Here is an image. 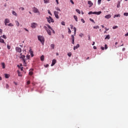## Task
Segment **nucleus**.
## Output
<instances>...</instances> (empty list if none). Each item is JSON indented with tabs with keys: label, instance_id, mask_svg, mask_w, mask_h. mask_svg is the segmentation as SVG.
Wrapping results in <instances>:
<instances>
[{
	"label": "nucleus",
	"instance_id": "12",
	"mask_svg": "<svg viewBox=\"0 0 128 128\" xmlns=\"http://www.w3.org/2000/svg\"><path fill=\"white\" fill-rule=\"evenodd\" d=\"M88 4L90 5L89 8H90L91 6H92V4H93L92 2V1L90 0L88 1Z\"/></svg>",
	"mask_w": 128,
	"mask_h": 128
},
{
	"label": "nucleus",
	"instance_id": "19",
	"mask_svg": "<svg viewBox=\"0 0 128 128\" xmlns=\"http://www.w3.org/2000/svg\"><path fill=\"white\" fill-rule=\"evenodd\" d=\"M46 32H48V34H49V36H52V32H50V30L48 29V30H46Z\"/></svg>",
	"mask_w": 128,
	"mask_h": 128
},
{
	"label": "nucleus",
	"instance_id": "13",
	"mask_svg": "<svg viewBox=\"0 0 128 128\" xmlns=\"http://www.w3.org/2000/svg\"><path fill=\"white\" fill-rule=\"evenodd\" d=\"M26 58L25 60H26V64H28V62L26 61V60H30V55H26Z\"/></svg>",
	"mask_w": 128,
	"mask_h": 128
},
{
	"label": "nucleus",
	"instance_id": "42",
	"mask_svg": "<svg viewBox=\"0 0 128 128\" xmlns=\"http://www.w3.org/2000/svg\"><path fill=\"white\" fill-rule=\"evenodd\" d=\"M100 2H102V0H98V4H100Z\"/></svg>",
	"mask_w": 128,
	"mask_h": 128
},
{
	"label": "nucleus",
	"instance_id": "14",
	"mask_svg": "<svg viewBox=\"0 0 128 128\" xmlns=\"http://www.w3.org/2000/svg\"><path fill=\"white\" fill-rule=\"evenodd\" d=\"M30 70L31 71L29 72V76H32V74H34V72H32V70H34V69H30Z\"/></svg>",
	"mask_w": 128,
	"mask_h": 128
},
{
	"label": "nucleus",
	"instance_id": "47",
	"mask_svg": "<svg viewBox=\"0 0 128 128\" xmlns=\"http://www.w3.org/2000/svg\"><path fill=\"white\" fill-rule=\"evenodd\" d=\"M84 36V34H82V33H80V34H79V36H80L81 38H82V36Z\"/></svg>",
	"mask_w": 128,
	"mask_h": 128
},
{
	"label": "nucleus",
	"instance_id": "53",
	"mask_svg": "<svg viewBox=\"0 0 128 128\" xmlns=\"http://www.w3.org/2000/svg\"><path fill=\"white\" fill-rule=\"evenodd\" d=\"M100 48L102 50H104V46H101Z\"/></svg>",
	"mask_w": 128,
	"mask_h": 128
},
{
	"label": "nucleus",
	"instance_id": "1",
	"mask_svg": "<svg viewBox=\"0 0 128 128\" xmlns=\"http://www.w3.org/2000/svg\"><path fill=\"white\" fill-rule=\"evenodd\" d=\"M20 58H22L23 60V64L24 66H26V56L22 55V54H20Z\"/></svg>",
	"mask_w": 128,
	"mask_h": 128
},
{
	"label": "nucleus",
	"instance_id": "63",
	"mask_svg": "<svg viewBox=\"0 0 128 128\" xmlns=\"http://www.w3.org/2000/svg\"><path fill=\"white\" fill-rule=\"evenodd\" d=\"M45 68H48V64H47L46 66H44Z\"/></svg>",
	"mask_w": 128,
	"mask_h": 128
},
{
	"label": "nucleus",
	"instance_id": "28",
	"mask_svg": "<svg viewBox=\"0 0 128 128\" xmlns=\"http://www.w3.org/2000/svg\"><path fill=\"white\" fill-rule=\"evenodd\" d=\"M16 24L17 26H20V22H18L16 21Z\"/></svg>",
	"mask_w": 128,
	"mask_h": 128
},
{
	"label": "nucleus",
	"instance_id": "7",
	"mask_svg": "<svg viewBox=\"0 0 128 128\" xmlns=\"http://www.w3.org/2000/svg\"><path fill=\"white\" fill-rule=\"evenodd\" d=\"M16 52H22V48H20V47H16Z\"/></svg>",
	"mask_w": 128,
	"mask_h": 128
},
{
	"label": "nucleus",
	"instance_id": "29",
	"mask_svg": "<svg viewBox=\"0 0 128 128\" xmlns=\"http://www.w3.org/2000/svg\"><path fill=\"white\" fill-rule=\"evenodd\" d=\"M76 12H78V13L80 14V10L76 9Z\"/></svg>",
	"mask_w": 128,
	"mask_h": 128
},
{
	"label": "nucleus",
	"instance_id": "41",
	"mask_svg": "<svg viewBox=\"0 0 128 128\" xmlns=\"http://www.w3.org/2000/svg\"><path fill=\"white\" fill-rule=\"evenodd\" d=\"M18 76H22V74H20V72L19 71H18Z\"/></svg>",
	"mask_w": 128,
	"mask_h": 128
},
{
	"label": "nucleus",
	"instance_id": "27",
	"mask_svg": "<svg viewBox=\"0 0 128 128\" xmlns=\"http://www.w3.org/2000/svg\"><path fill=\"white\" fill-rule=\"evenodd\" d=\"M48 28H50V30H52V27L48 25V24H46Z\"/></svg>",
	"mask_w": 128,
	"mask_h": 128
},
{
	"label": "nucleus",
	"instance_id": "20",
	"mask_svg": "<svg viewBox=\"0 0 128 128\" xmlns=\"http://www.w3.org/2000/svg\"><path fill=\"white\" fill-rule=\"evenodd\" d=\"M120 18V14H115L114 16V18Z\"/></svg>",
	"mask_w": 128,
	"mask_h": 128
},
{
	"label": "nucleus",
	"instance_id": "34",
	"mask_svg": "<svg viewBox=\"0 0 128 128\" xmlns=\"http://www.w3.org/2000/svg\"><path fill=\"white\" fill-rule=\"evenodd\" d=\"M61 24H62V26H66V22H61Z\"/></svg>",
	"mask_w": 128,
	"mask_h": 128
},
{
	"label": "nucleus",
	"instance_id": "5",
	"mask_svg": "<svg viewBox=\"0 0 128 128\" xmlns=\"http://www.w3.org/2000/svg\"><path fill=\"white\" fill-rule=\"evenodd\" d=\"M38 26V24L36 23L33 22L31 24V28H36Z\"/></svg>",
	"mask_w": 128,
	"mask_h": 128
},
{
	"label": "nucleus",
	"instance_id": "6",
	"mask_svg": "<svg viewBox=\"0 0 128 128\" xmlns=\"http://www.w3.org/2000/svg\"><path fill=\"white\" fill-rule=\"evenodd\" d=\"M54 14L56 18H59L60 17L58 16V12L56 11L54 12Z\"/></svg>",
	"mask_w": 128,
	"mask_h": 128
},
{
	"label": "nucleus",
	"instance_id": "52",
	"mask_svg": "<svg viewBox=\"0 0 128 128\" xmlns=\"http://www.w3.org/2000/svg\"><path fill=\"white\" fill-rule=\"evenodd\" d=\"M56 10H58L59 12H60V9L58 8H56Z\"/></svg>",
	"mask_w": 128,
	"mask_h": 128
},
{
	"label": "nucleus",
	"instance_id": "40",
	"mask_svg": "<svg viewBox=\"0 0 128 128\" xmlns=\"http://www.w3.org/2000/svg\"><path fill=\"white\" fill-rule=\"evenodd\" d=\"M108 45L106 44H105V46H104V50H108Z\"/></svg>",
	"mask_w": 128,
	"mask_h": 128
},
{
	"label": "nucleus",
	"instance_id": "16",
	"mask_svg": "<svg viewBox=\"0 0 128 128\" xmlns=\"http://www.w3.org/2000/svg\"><path fill=\"white\" fill-rule=\"evenodd\" d=\"M112 18V16H110V14L105 16L106 18L108 19V18Z\"/></svg>",
	"mask_w": 128,
	"mask_h": 128
},
{
	"label": "nucleus",
	"instance_id": "43",
	"mask_svg": "<svg viewBox=\"0 0 128 128\" xmlns=\"http://www.w3.org/2000/svg\"><path fill=\"white\" fill-rule=\"evenodd\" d=\"M81 22H83V24H84L86 22L84 21V18L81 19Z\"/></svg>",
	"mask_w": 128,
	"mask_h": 128
},
{
	"label": "nucleus",
	"instance_id": "33",
	"mask_svg": "<svg viewBox=\"0 0 128 128\" xmlns=\"http://www.w3.org/2000/svg\"><path fill=\"white\" fill-rule=\"evenodd\" d=\"M8 26H14V24H12V23H10L8 24Z\"/></svg>",
	"mask_w": 128,
	"mask_h": 128
},
{
	"label": "nucleus",
	"instance_id": "38",
	"mask_svg": "<svg viewBox=\"0 0 128 128\" xmlns=\"http://www.w3.org/2000/svg\"><path fill=\"white\" fill-rule=\"evenodd\" d=\"M90 22H94V24H96V22H94V20L92 18H90Z\"/></svg>",
	"mask_w": 128,
	"mask_h": 128
},
{
	"label": "nucleus",
	"instance_id": "50",
	"mask_svg": "<svg viewBox=\"0 0 128 128\" xmlns=\"http://www.w3.org/2000/svg\"><path fill=\"white\" fill-rule=\"evenodd\" d=\"M48 14H50V16H52V12H50V10H48Z\"/></svg>",
	"mask_w": 128,
	"mask_h": 128
},
{
	"label": "nucleus",
	"instance_id": "60",
	"mask_svg": "<svg viewBox=\"0 0 128 128\" xmlns=\"http://www.w3.org/2000/svg\"><path fill=\"white\" fill-rule=\"evenodd\" d=\"M57 4H58V0H56Z\"/></svg>",
	"mask_w": 128,
	"mask_h": 128
},
{
	"label": "nucleus",
	"instance_id": "59",
	"mask_svg": "<svg viewBox=\"0 0 128 128\" xmlns=\"http://www.w3.org/2000/svg\"><path fill=\"white\" fill-rule=\"evenodd\" d=\"M30 84V81H28L27 82V84Z\"/></svg>",
	"mask_w": 128,
	"mask_h": 128
},
{
	"label": "nucleus",
	"instance_id": "46",
	"mask_svg": "<svg viewBox=\"0 0 128 128\" xmlns=\"http://www.w3.org/2000/svg\"><path fill=\"white\" fill-rule=\"evenodd\" d=\"M44 4H48V0H44Z\"/></svg>",
	"mask_w": 128,
	"mask_h": 128
},
{
	"label": "nucleus",
	"instance_id": "55",
	"mask_svg": "<svg viewBox=\"0 0 128 128\" xmlns=\"http://www.w3.org/2000/svg\"><path fill=\"white\" fill-rule=\"evenodd\" d=\"M70 2H72V4H74V1H73L72 0H70Z\"/></svg>",
	"mask_w": 128,
	"mask_h": 128
},
{
	"label": "nucleus",
	"instance_id": "64",
	"mask_svg": "<svg viewBox=\"0 0 128 128\" xmlns=\"http://www.w3.org/2000/svg\"><path fill=\"white\" fill-rule=\"evenodd\" d=\"M30 54H31V56H32V57L34 56V54H32V52H31V53H30Z\"/></svg>",
	"mask_w": 128,
	"mask_h": 128
},
{
	"label": "nucleus",
	"instance_id": "22",
	"mask_svg": "<svg viewBox=\"0 0 128 128\" xmlns=\"http://www.w3.org/2000/svg\"><path fill=\"white\" fill-rule=\"evenodd\" d=\"M110 35H107L105 38V40H110Z\"/></svg>",
	"mask_w": 128,
	"mask_h": 128
},
{
	"label": "nucleus",
	"instance_id": "37",
	"mask_svg": "<svg viewBox=\"0 0 128 128\" xmlns=\"http://www.w3.org/2000/svg\"><path fill=\"white\" fill-rule=\"evenodd\" d=\"M2 38H3L6 40V35H3L2 36Z\"/></svg>",
	"mask_w": 128,
	"mask_h": 128
},
{
	"label": "nucleus",
	"instance_id": "32",
	"mask_svg": "<svg viewBox=\"0 0 128 128\" xmlns=\"http://www.w3.org/2000/svg\"><path fill=\"white\" fill-rule=\"evenodd\" d=\"M89 14H94V12H90L88 13Z\"/></svg>",
	"mask_w": 128,
	"mask_h": 128
},
{
	"label": "nucleus",
	"instance_id": "49",
	"mask_svg": "<svg viewBox=\"0 0 128 128\" xmlns=\"http://www.w3.org/2000/svg\"><path fill=\"white\" fill-rule=\"evenodd\" d=\"M70 26L71 30H72V28H74V26H72V24H70Z\"/></svg>",
	"mask_w": 128,
	"mask_h": 128
},
{
	"label": "nucleus",
	"instance_id": "2",
	"mask_svg": "<svg viewBox=\"0 0 128 128\" xmlns=\"http://www.w3.org/2000/svg\"><path fill=\"white\" fill-rule=\"evenodd\" d=\"M38 40L42 42V44H44V38L42 36H38Z\"/></svg>",
	"mask_w": 128,
	"mask_h": 128
},
{
	"label": "nucleus",
	"instance_id": "56",
	"mask_svg": "<svg viewBox=\"0 0 128 128\" xmlns=\"http://www.w3.org/2000/svg\"><path fill=\"white\" fill-rule=\"evenodd\" d=\"M24 30H26V32H28V30L26 29V28H24Z\"/></svg>",
	"mask_w": 128,
	"mask_h": 128
},
{
	"label": "nucleus",
	"instance_id": "54",
	"mask_svg": "<svg viewBox=\"0 0 128 128\" xmlns=\"http://www.w3.org/2000/svg\"><path fill=\"white\" fill-rule=\"evenodd\" d=\"M88 40H90V36L88 35Z\"/></svg>",
	"mask_w": 128,
	"mask_h": 128
},
{
	"label": "nucleus",
	"instance_id": "10",
	"mask_svg": "<svg viewBox=\"0 0 128 128\" xmlns=\"http://www.w3.org/2000/svg\"><path fill=\"white\" fill-rule=\"evenodd\" d=\"M71 37L72 40V44H74V35H72Z\"/></svg>",
	"mask_w": 128,
	"mask_h": 128
},
{
	"label": "nucleus",
	"instance_id": "36",
	"mask_svg": "<svg viewBox=\"0 0 128 128\" xmlns=\"http://www.w3.org/2000/svg\"><path fill=\"white\" fill-rule=\"evenodd\" d=\"M118 28V26H114L112 27V28H113V30H116V28Z\"/></svg>",
	"mask_w": 128,
	"mask_h": 128
},
{
	"label": "nucleus",
	"instance_id": "23",
	"mask_svg": "<svg viewBox=\"0 0 128 128\" xmlns=\"http://www.w3.org/2000/svg\"><path fill=\"white\" fill-rule=\"evenodd\" d=\"M6 78H10V74H4Z\"/></svg>",
	"mask_w": 128,
	"mask_h": 128
},
{
	"label": "nucleus",
	"instance_id": "8",
	"mask_svg": "<svg viewBox=\"0 0 128 128\" xmlns=\"http://www.w3.org/2000/svg\"><path fill=\"white\" fill-rule=\"evenodd\" d=\"M56 64V59H54L52 60V64H51V66H54V64Z\"/></svg>",
	"mask_w": 128,
	"mask_h": 128
},
{
	"label": "nucleus",
	"instance_id": "62",
	"mask_svg": "<svg viewBox=\"0 0 128 128\" xmlns=\"http://www.w3.org/2000/svg\"><path fill=\"white\" fill-rule=\"evenodd\" d=\"M125 36H128V32L126 34H125Z\"/></svg>",
	"mask_w": 128,
	"mask_h": 128
},
{
	"label": "nucleus",
	"instance_id": "9",
	"mask_svg": "<svg viewBox=\"0 0 128 128\" xmlns=\"http://www.w3.org/2000/svg\"><path fill=\"white\" fill-rule=\"evenodd\" d=\"M9 22H10V20H8V18H6L4 20L5 26H8L7 24H9Z\"/></svg>",
	"mask_w": 128,
	"mask_h": 128
},
{
	"label": "nucleus",
	"instance_id": "3",
	"mask_svg": "<svg viewBox=\"0 0 128 128\" xmlns=\"http://www.w3.org/2000/svg\"><path fill=\"white\" fill-rule=\"evenodd\" d=\"M46 18L49 24H50V22H54V19H52L50 16H49V17H46Z\"/></svg>",
	"mask_w": 128,
	"mask_h": 128
},
{
	"label": "nucleus",
	"instance_id": "17",
	"mask_svg": "<svg viewBox=\"0 0 128 128\" xmlns=\"http://www.w3.org/2000/svg\"><path fill=\"white\" fill-rule=\"evenodd\" d=\"M12 14H13V16H18V14H16V12H14V10L12 11Z\"/></svg>",
	"mask_w": 128,
	"mask_h": 128
},
{
	"label": "nucleus",
	"instance_id": "45",
	"mask_svg": "<svg viewBox=\"0 0 128 128\" xmlns=\"http://www.w3.org/2000/svg\"><path fill=\"white\" fill-rule=\"evenodd\" d=\"M2 34V30L0 29V35Z\"/></svg>",
	"mask_w": 128,
	"mask_h": 128
},
{
	"label": "nucleus",
	"instance_id": "25",
	"mask_svg": "<svg viewBox=\"0 0 128 128\" xmlns=\"http://www.w3.org/2000/svg\"><path fill=\"white\" fill-rule=\"evenodd\" d=\"M68 28V33L69 34H72V30H70V29L69 28Z\"/></svg>",
	"mask_w": 128,
	"mask_h": 128
},
{
	"label": "nucleus",
	"instance_id": "31",
	"mask_svg": "<svg viewBox=\"0 0 128 128\" xmlns=\"http://www.w3.org/2000/svg\"><path fill=\"white\" fill-rule=\"evenodd\" d=\"M74 18L75 20H76V22H78V17H77L76 16H74Z\"/></svg>",
	"mask_w": 128,
	"mask_h": 128
},
{
	"label": "nucleus",
	"instance_id": "21",
	"mask_svg": "<svg viewBox=\"0 0 128 128\" xmlns=\"http://www.w3.org/2000/svg\"><path fill=\"white\" fill-rule=\"evenodd\" d=\"M0 42H2V44H6V42H4V40L0 38Z\"/></svg>",
	"mask_w": 128,
	"mask_h": 128
},
{
	"label": "nucleus",
	"instance_id": "58",
	"mask_svg": "<svg viewBox=\"0 0 128 128\" xmlns=\"http://www.w3.org/2000/svg\"><path fill=\"white\" fill-rule=\"evenodd\" d=\"M6 88H8V84H6Z\"/></svg>",
	"mask_w": 128,
	"mask_h": 128
},
{
	"label": "nucleus",
	"instance_id": "11",
	"mask_svg": "<svg viewBox=\"0 0 128 128\" xmlns=\"http://www.w3.org/2000/svg\"><path fill=\"white\" fill-rule=\"evenodd\" d=\"M80 47V44H77L76 46H74V50H78V48Z\"/></svg>",
	"mask_w": 128,
	"mask_h": 128
},
{
	"label": "nucleus",
	"instance_id": "24",
	"mask_svg": "<svg viewBox=\"0 0 128 128\" xmlns=\"http://www.w3.org/2000/svg\"><path fill=\"white\" fill-rule=\"evenodd\" d=\"M50 46L52 50H54V44H51Z\"/></svg>",
	"mask_w": 128,
	"mask_h": 128
},
{
	"label": "nucleus",
	"instance_id": "18",
	"mask_svg": "<svg viewBox=\"0 0 128 128\" xmlns=\"http://www.w3.org/2000/svg\"><path fill=\"white\" fill-rule=\"evenodd\" d=\"M40 60H42V62H44V55L41 56Z\"/></svg>",
	"mask_w": 128,
	"mask_h": 128
},
{
	"label": "nucleus",
	"instance_id": "35",
	"mask_svg": "<svg viewBox=\"0 0 128 128\" xmlns=\"http://www.w3.org/2000/svg\"><path fill=\"white\" fill-rule=\"evenodd\" d=\"M124 15L125 16H128V12H124Z\"/></svg>",
	"mask_w": 128,
	"mask_h": 128
},
{
	"label": "nucleus",
	"instance_id": "48",
	"mask_svg": "<svg viewBox=\"0 0 128 128\" xmlns=\"http://www.w3.org/2000/svg\"><path fill=\"white\" fill-rule=\"evenodd\" d=\"M44 30H48V27H46V26H44Z\"/></svg>",
	"mask_w": 128,
	"mask_h": 128
},
{
	"label": "nucleus",
	"instance_id": "57",
	"mask_svg": "<svg viewBox=\"0 0 128 128\" xmlns=\"http://www.w3.org/2000/svg\"><path fill=\"white\" fill-rule=\"evenodd\" d=\"M20 10H24V8L21 7L20 8Z\"/></svg>",
	"mask_w": 128,
	"mask_h": 128
},
{
	"label": "nucleus",
	"instance_id": "44",
	"mask_svg": "<svg viewBox=\"0 0 128 128\" xmlns=\"http://www.w3.org/2000/svg\"><path fill=\"white\" fill-rule=\"evenodd\" d=\"M7 48L8 50H10V46L8 44L7 45Z\"/></svg>",
	"mask_w": 128,
	"mask_h": 128
},
{
	"label": "nucleus",
	"instance_id": "26",
	"mask_svg": "<svg viewBox=\"0 0 128 128\" xmlns=\"http://www.w3.org/2000/svg\"><path fill=\"white\" fill-rule=\"evenodd\" d=\"M93 28L95 29V30H98V28H100V26H94L93 27Z\"/></svg>",
	"mask_w": 128,
	"mask_h": 128
},
{
	"label": "nucleus",
	"instance_id": "15",
	"mask_svg": "<svg viewBox=\"0 0 128 128\" xmlns=\"http://www.w3.org/2000/svg\"><path fill=\"white\" fill-rule=\"evenodd\" d=\"M94 14H97V16H98L100 14H102V12L101 11H99L98 12H94Z\"/></svg>",
	"mask_w": 128,
	"mask_h": 128
},
{
	"label": "nucleus",
	"instance_id": "61",
	"mask_svg": "<svg viewBox=\"0 0 128 128\" xmlns=\"http://www.w3.org/2000/svg\"><path fill=\"white\" fill-rule=\"evenodd\" d=\"M93 48H94V50H96V46H94Z\"/></svg>",
	"mask_w": 128,
	"mask_h": 128
},
{
	"label": "nucleus",
	"instance_id": "39",
	"mask_svg": "<svg viewBox=\"0 0 128 128\" xmlns=\"http://www.w3.org/2000/svg\"><path fill=\"white\" fill-rule=\"evenodd\" d=\"M68 56H69L70 58V56H72V52L68 53Z\"/></svg>",
	"mask_w": 128,
	"mask_h": 128
},
{
	"label": "nucleus",
	"instance_id": "4",
	"mask_svg": "<svg viewBox=\"0 0 128 128\" xmlns=\"http://www.w3.org/2000/svg\"><path fill=\"white\" fill-rule=\"evenodd\" d=\"M32 12H34V14H40V11L38 10V9H37L36 8V7H34L32 8Z\"/></svg>",
	"mask_w": 128,
	"mask_h": 128
},
{
	"label": "nucleus",
	"instance_id": "51",
	"mask_svg": "<svg viewBox=\"0 0 128 128\" xmlns=\"http://www.w3.org/2000/svg\"><path fill=\"white\" fill-rule=\"evenodd\" d=\"M74 32H76V27L74 28Z\"/></svg>",
	"mask_w": 128,
	"mask_h": 128
},
{
	"label": "nucleus",
	"instance_id": "30",
	"mask_svg": "<svg viewBox=\"0 0 128 128\" xmlns=\"http://www.w3.org/2000/svg\"><path fill=\"white\" fill-rule=\"evenodd\" d=\"M2 68H6V66H5V64L4 63H2Z\"/></svg>",
	"mask_w": 128,
	"mask_h": 128
}]
</instances>
